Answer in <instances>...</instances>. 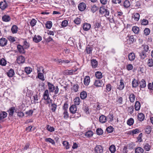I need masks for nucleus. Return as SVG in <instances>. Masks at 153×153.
<instances>
[{"label": "nucleus", "instance_id": "1", "mask_svg": "<svg viewBox=\"0 0 153 153\" xmlns=\"http://www.w3.org/2000/svg\"><path fill=\"white\" fill-rule=\"evenodd\" d=\"M48 89L50 92H54L55 94L58 93L59 89L57 86H55L53 84L50 82H48Z\"/></svg>", "mask_w": 153, "mask_h": 153}, {"label": "nucleus", "instance_id": "2", "mask_svg": "<svg viewBox=\"0 0 153 153\" xmlns=\"http://www.w3.org/2000/svg\"><path fill=\"white\" fill-rule=\"evenodd\" d=\"M100 13L102 15L106 17L108 16L109 15V11L104 7H101L100 9Z\"/></svg>", "mask_w": 153, "mask_h": 153}, {"label": "nucleus", "instance_id": "3", "mask_svg": "<svg viewBox=\"0 0 153 153\" xmlns=\"http://www.w3.org/2000/svg\"><path fill=\"white\" fill-rule=\"evenodd\" d=\"M94 152L96 153H102L103 149L102 147L100 145L96 146L94 148Z\"/></svg>", "mask_w": 153, "mask_h": 153}, {"label": "nucleus", "instance_id": "4", "mask_svg": "<svg viewBox=\"0 0 153 153\" xmlns=\"http://www.w3.org/2000/svg\"><path fill=\"white\" fill-rule=\"evenodd\" d=\"M7 40L4 38H2L0 39V46L4 47L6 46L7 42Z\"/></svg>", "mask_w": 153, "mask_h": 153}, {"label": "nucleus", "instance_id": "5", "mask_svg": "<svg viewBox=\"0 0 153 153\" xmlns=\"http://www.w3.org/2000/svg\"><path fill=\"white\" fill-rule=\"evenodd\" d=\"M7 4L5 1L0 2V8L2 10H4L7 7Z\"/></svg>", "mask_w": 153, "mask_h": 153}, {"label": "nucleus", "instance_id": "6", "mask_svg": "<svg viewBox=\"0 0 153 153\" xmlns=\"http://www.w3.org/2000/svg\"><path fill=\"white\" fill-rule=\"evenodd\" d=\"M85 4L83 2L79 3L78 5L79 10L81 11H84L86 8Z\"/></svg>", "mask_w": 153, "mask_h": 153}, {"label": "nucleus", "instance_id": "7", "mask_svg": "<svg viewBox=\"0 0 153 153\" xmlns=\"http://www.w3.org/2000/svg\"><path fill=\"white\" fill-rule=\"evenodd\" d=\"M43 98L45 100H50L49 97V92L48 90H46L43 95Z\"/></svg>", "mask_w": 153, "mask_h": 153}, {"label": "nucleus", "instance_id": "8", "mask_svg": "<svg viewBox=\"0 0 153 153\" xmlns=\"http://www.w3.org/2000/svg\"><path fill=\"white\" fill-rule=\"evenodd\" d=\"M69 110L71 113L73 114H75L77 111V107L76 105H72L70 108Z\"/></svg>", "mask_w": 153, "mask_h": 153}, {"label": "nucleus", "instance_id": "9", "mask_svg": "<svg viewBox=\"0 0 153 153\" xmlns=\"http://www.w3.org/2000/svg\"><path fill=\"white\" fill-rule=\"evenodd\" d=\"M16 61L17 63L19 64L23 63L25 61V58L22 56H19L17 58Z\"/></svg>", "mask_w": 153, "mask_h": 153}, {"label": "nucleus", "instance_id": "10", "mask_svg": "<svg viewBox=\"0 0 153 153\" xmlns=\"http://www.w3.org/2000/svg\"><path fill=\"white\" fill-rule=\"evenodd\" d=\"M33 41L35 42L38 43L40 42L42 39V37L39 35L34 36L33 38Z\"/></svg>", "mask_w": 153, "mask_h": 153}, {"label": "nucleus", "instance_id": "11", "mask_svg": "<svg viewBox=\"0 0 153 153\" xmlns=\"http://www.w3.org/2000/svg\"><path fill=\"white\" fill-rule=\"evenodd\" d=\"M16 110L15 107H12L11 108H10L7 111V112L9 113V115L10 117H12L13 116L14 113L15 112H16Z\"/></svg>", "mask_w": 153, "mask_h": 153}, {"label": "nucleus", "instance_id": "12", "mask_svg": "<svg viewBox=\"0 0 153 153\" xmlns=\"http://www.w3.org/2000/svg\"><path fill=\"white\" fill-rule=\"evenodd\" d=\"M76 71V70H69L67 69L65 70L64 73L65 74L71 75L73 74Z\"/></svg>", "mask_w": 153, "mask_h": 153}, {"label": "nucleus", "instance_id": "13", "mask_svg": "<svg viewBox=\"0 0 153 153\" xmlns=\"http://www.w3.org/2000/svg\"><path fill=\"white\" fill-rule=\"evenodd\" d=\"M91 27V25L90 24L88 23H85L83 24L82 27L85 31H88Z\"/></svg>", "mask_w": 153, "mask_h": 153}, {"label": "nucleus", "instance_id": "14", "mask_svg": "<svg viewBox=\"0 0 153 153\" xmlns=\"http://www.w3.org/2000/svg\"><path fill=\"white\" fill-rule=\"evenodd\" d=\"M128 59L132 61H134L135 58V55L134 53L132 52L130 53L128 55Z\"/></svg>", "mask_w": 153, "mask_h": 153}, {"label": "nucleus", "instance_id": "15", "mask_svg": "<svg viewBox=\"0 0 153 153\" xmlns=\"http://www.w3.org/2000/svg\"><path fill=\"white\" fill-rule=\"evenodd\" d=\"M103 82L101 80H95L94 85L95 86L98 87L101 86Z\"/></svg>", "mask_w": 153, "mask_h": 153}, {"label": "nucleus", "instance_id": "16", "mask_svg": "<svg viewBox=\"0 0 153 153\" xmlns=\"http://www.w3.org/2000/svg\"><path fill=\"white\" fill-rule=\"evenodd\" d=\"M3 21L7 22H9L11 19L10 17L7 15H4L2 18Z\"/></svg>", "mask_w": 153, "mask_h": 153}, {"label": "nucleus", "instance_id": "17", "mask_svg": "<svg viewBox=\"0 0 153 153\" xmlns=\"http://www.w3.org/2000/svg\"><path fill=\"white\" fill-rule=\"evenodd\" d=\"M90 77L88 76H86L84 80V83L86 86L88 85L90 82Z\"/></svg>", "mask_w": 153, "mask_h": 153}, {"label": "nucleus", "instance_id": "18", "mask_svg": "<svg viewBox=\"0 0 153 153\" xmlns=\"http://www.w3.org/2000/svg\"><path fill=\"white\" fill-rule=\"evenodd\" d=\"M137 118L139 121H142L145 118L144 115L142 113H139L137 115Z\"/></svg>", "mask_w": 153, "mask_h": 153}, {"label": "nucleus", "instance_id": "19", "mask_svg": "<svg viewBox=\"0 0 153 153\" xmlns=\"http://www.w3.org/2000/svg\"><path fill=\"white\" fill-rule=\"evenodd\" d=\"M123 81V79H121L120 80V85L117 88L119 90H122L124 87L125 85Z\"/></svg>", "mask_w": 153, "mask_h": 153}, {"label": "nucleus", "instance_id": "20", "mask_svg": "<svg viewBox=\"0 0 153 153\" xmlns=\"http://www.w3.org/2000/svg\"><path fill=\"white\" fill-rule=\"evenodd\" d=\"M139 84V81L135 79H134L132 82V85L133 88H135L137 87Z\"/></svg>", "mask_w": 153, "mask_h": 153}, {"label": "nucleus", "instance_id": "21", "mask_svg": "<svg viewBox=\"0 0 153 153\" xmlns=\"http://www.w3.org/2000/svg\"><path fill=\"white\" fill-rule=\"evenodd\" d=\"M7 115V113L5 111H2L0 113V120L3 121L2 119L5 118Z\"/></svg>", "mask_w": 153, "mask_h": 153}, {"label": "nucleus", "instance_id": "22", "mask_svg": "<svg viewBox=\"0 0 153 153\" xmlns=\"http://www.w3.org/2000/svg\"><path fill=\"white\" fill-rule=\"evenodd\" d=\"M15 73L13 70L12 69H10L9 71L7 73V75L10 77H11L14 75Z\"/></svg>", "mask_w": 153, "mask_h": 153}, {"label": "nucleus", "instance_id": "23", "mask_svg": "<svg viewBox=\"0 0 153 153\" xmlns=\"http://www.w3.org/2000/svg\"><path fill=\"white\" fill-rule=\"evenodd\" d=\"M129 98L130 101L131 102H134L135 99V96L133 94L131 93L129 94Z\"/></svg>", "mask_w": 153, "mask_h": 153}, {"label": "nucleus", "instance_id": "24", "mask_svg": "<svg viewBox=\"0 0 153 153\" xmlns=\"http://www.w3.org/2000/svg\"><path fill=\"white\" fill-rule=\"evenodd\" d=\"M80 97L82 99H85L87 97V92L85 91H82L80 94Z\"/></svg>", "mask_w": 153, "mask_h": 153}, {"label": "nucleus", "instance_id": "25", "mask_svg": "<svg viewBox=\"0 0 153 153\" xmlns=\"http://www.w3.org/2000/svg\"><path fill=\"white\" fill-rule=\"evenodd\" d=\"M98 65V62L96 59H93L91 60V65L93 68H96Z\"/></svg>", "mask_w": 153, "mask_h": 153}, {"label": "nucleus", "instance_id": "26", "mask_svg": "<svg viewBox=\"0 0 153 153\" xmlns=\"http://www.w3.org/2000/svg\"><path fill=\"white\" fill-rule=\"evenodd\" d=\"M99 120L101 123H104L106 121V117L104 115H101L99 117Z\"/></svg>", "mask_w": 153, "mask_h": 153}, {"label": "nucleus", "instance_id": "27", "mask_svg": "<svg viewBox=\"0 0 153 153\" xmlns=\"http://www.w3.org/2000/svg\"><path fill=\"white\" fill-rule=\"evenodd\" d=\"M140 16L139 14L137 13H134L133 16V18L136 21H138L140 19Z\"/></svg>", "mask_w": 153, "mask_h": 153}, {"label": "nucleus", "instance_id": "28", "mask_svg": "<svg viewBox=\"0 0 153 153\" xmlns=\"http://www.w3.org/2000/svg\"><path fill=\"white\" fill-rule=\"evenodd\" d=\"M140 84V88H144L146 86V82L145 81L142 79L139 82Z\"/></svg>", "mask_w": 153, "mask_h": 153}, {"label": "nucleus", "instance_id": "29", "mask_svg": "<svg viewBox=\"0 0 153 153\" xmlns=\"http://www.w3.org/2000/svg\"><path fill=\"white\" fill-rule=\"evenodd\" d=\"M18 27L16 25H13L12 26L11 30L13 33H16L18 31Z\"/></svg>", "mask_w": 153, "mask_h": 153}, {"label": "nucleus", "instance_id": "30", "mask_svg": "<svg viewBox=\"0 0 153 153\" xmlns=\"http://www.w3.org/2000/svg\"><path fill=\"white\" fill-rule=\"evenodd\" d=\"M144 152L143 149L140 147L136 148L135 150V153H143Z\"/></svg>", "mask_w": 153, "mask_h": 153}, {"label": "nucleus", "instance_id": "31", "mask_svg": "<svg viewBox=\"0 0 153 153\" xmlns=\"http://www.w3.org/2000/svg\"><path fill=\"white\" fill-rule=\"evenodd\" d=\"M134 107L136 111H138L140 110V104L139 102L137 101L136 102Z\"/></svg>", "mask_w": 153, "mask_h": 153}, {"label": "nucleus", "instance_id": "32", "mask_svg": "<svg viewBox=\"0 0 153 153\" xmlns=\"http://www.w3.org/2000/svg\"><path fill=\"white\" fill-rule=\"evenodd\" d=\"M74 105H78L80 104V98L79 97H76L74 100Z\"/></svg>", "mask_w": 153, "mask_h": 153}, {"label": "nucleus", "instance_id": "33", "mask_svg": "<svg viewBox=\"0 0 153 153\" xmlns=\"http://www.w3.org/2000/svg\"><path fill=\"white\" fill-rule=\"evenodd\" d=\"M18 51H19L21 53H24V48L23 46L21 45H18L17 47Z\"/></svg>", "mask_w": 153, "mask_h": 153}, {"label": "nucleus", "instance_id": "34", "mask_svg": "<svg viewBox=\"0 0 153 153\" xmlns=\"http://www.w3.org/2000/svg\"><path fill=\"white\" fill-rule=\"evenodd\" d=\"M83 109L87 114L89 113V109L88 105L86 104H84L83 105Z\"/></svg>", "mask_w": 153, "mask_h": 153}, {"label": "nucleus", "instance_id": "35", "mask_svg": "<svg viewBox=\"0 0 153 153\" xmlns=\"http://www.w3.org/2000/svg\"><path fill=\"white\" fill-rule=\"evenodd\" d=\"M57 105L54 103H51V110L53 112H55L57 108Z\"/></svg>", "mask_w": 153, "mask_h": 153}, {"label": "nucleus", "instance_id": "36", "mask_svg": "<svg viewBox=\"0 0 153 153\" xmlns=\"http://www.w3.org/2000/svg\"><path fill=\"white\" fill-rule=\"evenodd\" d=\"M146 52L144 51H142L140 53V56L141 59H143L146 57Z\"/></svg>", "mask_w": 153, "mask_h": 153}, {"label": "nucleus", "instance_id": "37", "mask_svg": "<svg viewBox=\"0 0 153 153\" xmlns=\"http://www.w3.org/2000/svg\"><path fill=\"white\" fill-rule=\"evenodd\" d=\"M123 101V98L122 97H118L116 100L117 102L120 104H122Z\"/></svg>", "mask_w": 153, "mask_h": 153}, {"label": "nucleus", "instance_id": "38", "mask_svg": "<svg viewBox=\"0 0 153 153\" xmlns=\"http://www.w3.org/2000/svg\"><path fill=\"white\" fill-rule=\"evenodd\" d=\"M38 77L39 79L42 81H44L45 80L43 73H38Z\"/></svg>", "mask_w": 153, "mask_h": 153}, {"label": "nucleus", "instance_id": "39", "mask_svg": "<svg viewBox=\"0 0 153 153\" xmlns=\"http://www.w3.org/2000/svg\"><path fill=\"white\" fill-rule=\"evenodd\" d=\"M95 76L98 79H101L102 77V73L99 71H97L95 73Z\"/></svg>", "mask_w": 153, "mask_h": 153}, {"label": "nucleus", "instance_id": "40", "mask_svg": "<svg viewBox=\"0 0 153 153\" xmlns=\"http://www.w3.org/2000/svg\"><path fill=\"white\" fill-rule=\"evenodd\" d=\"M123 5L126 8H128L130 6V3L128 0H126L125 1Z\"/></svg>", "mask_w": 153, "mask_h": 153}, {"label": "nucleus", "instance_id": "41", "mask_svg": "<svg viewBox=\"0 0 153 153\" xmlns=\"http://www.w3.org/2000/svg\"><path fill=\"white\" fill-rule=\"evenodd\" d=\"M151 147V146L148 143H146L144 144L143 147L144 149L146 151H149L150 150Z\"/></svg>", "mask_w": 153, "mask_h": 153}, {"label": "nucleus", "instance_id": "42", "mask_svg": "<svg viewBox=\"0 0 153 153\" xmlns=\"http://www.w3.org/2000/svg\"><path fill=\"white\" fill-rule=\"evenodd\" d=\"M132 30L135 34L138 33L139 31V28L136 26H134L132 27Z\"/></svg>", "mask_w": 153, "mask_h": 153}, {"label": "nucleus", "instance_id": "43", "mask_svg": "<svg viewBox=\"0 0 153 153\" xmlns=\"http://www.w3.org/2000/svg\"><path fill=\"white\" fill-rule=\"evenodd\" d=\"M7 64V62L4 58H2L0 60V65L2 66H5Z\"/></svg>", "mask_w": 153, "mask_h": 153}, {"label": "nucleus", "instance_id": "44", "mask_svg": "<svg viewBox=\"0 0 153 153\" xmlns=\"http://www.w3.org/2000/svg\"><path fill=\"white\" fill-rule=\"evenodd\" d=\"M110 151L112 153H114L116 151L115 147V146L112 145L109 147V148Z\"/></svg>", "mask_w": 153, "mask_h": 153}, {"label": "nucleus", "instance_id": "45", "mask_svg": "<svg viewBox=\"0 0 153 153\" xmlns=\"http://www.w3.org/2000/svg\"><path fill=\"white\" fill-rule=\"evenodd\" d=\"M98 10V7L95 5H93L91 6V10L93 13H94Z\"/></svg>", "mask_w": 153, "mask_h": 153}, {"label": "nucleus", "instance_id": "46", "mask_svg": "<svg viewBox=\"0 0 153 153\" xmlns=\"http://www.w3.org/2000/svg\"><path fill=\"white\" fill-rule=\"evenodd\" d=\"M25 71L27 74H30L32 71V68L30 67H26L25 68Z\"/></svg>", "mask_w": 153, "mask_h": 153}, {"label": "nucleus", "instance_id": "47", "mask_svg": "<svg viewBox=\"0 0 153 153\" xmlns=\"http://www.w3.org/2000/svg\"><path fill=\"white\" fill-rule=\"evenodd\" d=\"M101 24L98 22H96L94 25V29L96 31L98 30V28L100 27Z\"/></svg>", "mask_w": 153, "mask_h": 153}, {"label": "nucleus", "instance_id": "48", "mask_svg": "<svg viewBox=\"0 0 153 153\" xmlns=\"http://www.w3.org/2000/svg\"><path fill=\"white\" fill-rule=\"evenodd\" d=\"M93 134V132L91 131H89L85 133V136L87 137H89L92 136Z\"/></svg>", "mask_w": 153, "mask_h": 153}, {"label": "nucleus", "instance_id": "49", "mask_svg": "<svg viewBox=\"0 0 153 153\" xmlns=\"http://www.w3.org/2000/svg\"><path fill=\"white\" fill-rule=\"evenodd\" d=\"M45 140L46 142H49L51 143L53 145L55 143L54 140L50 138H47L45 139Z\"/></svg>", "mask_w": 153, "mask_h": 153}, {"label": "nucleus", "instance_id": "50", "mask_svg": "<svg viewBox=\"0 0 153 153\" xmlns=\"http://www.w3.org/2000/svg\"><path fill=\"white\" fill-rule=\"evenodd\" d=\"M63 144L66 149H68L69 148L70 145L67 141H63Z\"/></svg>", "mask_w": 153, "mask_h": 153}, {"label": "nucleus", "instance_id": "51", "mask_svg": "<svg viewBox=\"0 0 153 153\" xmlns=\"http://www.w3.org/2000/svg\"><path fill=\"white\" fill-rule=\"evenodd\" d=\"M37 73H42L41 72H42V73H44V68L42 66L37 67Z\"/></svg>", "mask_w": 153, "mask_h": 153}, {"label": "nucleus", "instance_id": "52", "mask_svg": "<svg viewBox=\"0 0 153 153\" xmlns=\"http://www.w3.org/2000/svg\"><path fill=\"white\" fill-rule=\"evenodd\" d=\"M46 128L50 132H52L54 131V128L53 127H51L49 125L47 126Z\"/></svg>", "mask_w": 153, "mask_h": 153}, {"label": "nucleus", "instance_id": "53", "mask_svg": "<svg viewBox=\"0 0 153 153\" xmlns=\"http://www.w3.org/2000/svg\"><path fill=\"white\" fill-rule=\"evenodd\" d=\"M93 50L92 48L90 47H87L85 51H86L88 54H91L92 53Z\"/></svg>", "mask_w": 153, "mask_h": 153}, {"label": "nucleus", "instance_id": "54", "mask_svg": "<svg viewBox=\"0 0 153 153\" xmlns=\"http://www.w3.org/2000/svg\"><path fill=\"white\" fill-rule=\"evenodd\" d=\"M147 64L149 67H152L153 66V60L151 59H149L147 62Z\"/></svg>", "mask_w": 153, "mask_h": 153}, {"label": "nucleus", "instance_id": "55", "mask_svg": "<svg viewBox=\"0 0 153 153\" xmlns=\"http://www.w3.org/2000/svg\"><path fill=\"white\" fill-rule=\"evenodd\" d=\"M34 99L33 102L34 103L38 102V101L39 99L38 96L37 94L34 95L33 96Z\"/></svg>", "mask_w": 153, "mask_h": 153}, {"label": "nucleus", "instance_id": "56", "mask_svg": "<svg viewBox=\"0 0 153 153\" xmlns=\"http://www.w3.org/2000/svg\"><path fill=\"white\" fill-rule=\"evenodd\" d=\"M52 26V23L51 21H48L47 22L46 24V27L48 29H50Z\"/></svg>", "mask_w": 153, "mask_h": 153}, {"label": "nucleus", "instance_id": "57", "mask_svg": "<svg viewBox=\"0 0 153 153\" xmlns=\"http://www.w3.org/2000/svg\"><path fill=\"white\" fill-rule=\"evenodd\" d=\"M134 110V107L133 106L131 105L128 108V111L130 114H131L133 113Z\"/></svg>", "mask_w": 153, "mask_h": 153}, {"label": "nucleus", "instance_id": "58", "mask_svg": "<svg viewBox=\"0 0 153 153\" xmlns=\"http://www.w3.org/2000/svg\"><path fill=\"white\" fill-rule=\"evenodd\" d=\"M134 120L133 118H130L127 121L128 125L129 126H131L133 124Z\"/></svg>", "mask_w": 153, "mask_h": 153}, {"label": "nucleus", "instance_id": "59", "mask_svg": "<svg viewBox=\"0 0 153 153\" xmlns=\"http://www.w3.org/2000/svg\"><path fill=\"white\" fill-rule=\"evenodd\" d=\"M30 44L29 43L26 41L24 42L23 47L25 49H27L29 47Z\"/></svg>", "mask_w": 153, "mask_h": 153}, {"label": "nucleus", "instance_id": "60", "mask_svg": "<svg viewBox=\"0 0 153 153\" xmlns=\"http://www.w3.org/2000/svg\"><path fill=\"white\" fill-rule=\"evenodd\" d=\"M97 134L99 135H102L103 133V131L101 128H98L96 130Z\"/></svg>", "mask_w": 153, "mask_h": 153}, {"label": "nucleus", "instance_id": "61", "mask_svg": "<svg viewBox=\"0 0 153 153\" xmlns=\"http://www.w3.org/2000/svg\"><path fill=\"white\" fill-rule=\"evenodd\" d=\"M149 22L146 19H143L141 22V24L143 25H146L148 24Z\"/></svg>", "mask_w": 153, "mask_h": 153}, {"label": "nucleus", "instance_id": "62", "mask_svg": "<svg viewBox=\"0 0 153 153\" xmlns=\"http://www.w3.org/2000/svg\"><path fill=\"white\" fill-rule=\"evenodd\" d=\"M79 86L77 84H76L74 85L72 88V90H73L74 92H76L77 91L78 89Z\"/></svg>", "mask_w": 153, "mask_h": 153}, {"label": "nucleus", "instance_id": "63", "mask_svg": "<svg viewBox=\"0 0 153 153\" xmlns=\"http://www.w3.org/2000/svg\"><path fill=\"white\" fill-rule=\"evenodd\" d=\"M36 21L34 19H33L30 22V25L32 27L34 26L36 23Z\"/></svg>", "mask_w": 153, "mask_h": 153}, {"label": "nucleus", "instance_id": "64", "mask_svg": "<svg viewBox=\"0 0 153 153\" xmlns=\"http://www.w3.org/2000/svg\"><path fill=\"white\" fill-rule=\"evenodd\" d=\"M144 32L146 35H148L150 33V30L149 28H146L144 29Z\"/></svg>", "mask_w": 153, "mask_h": 153}]
</instances>
